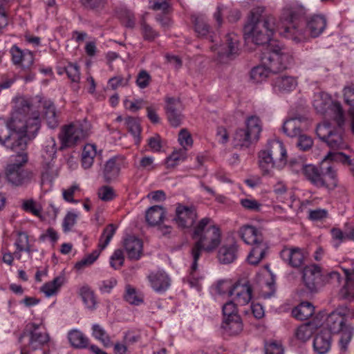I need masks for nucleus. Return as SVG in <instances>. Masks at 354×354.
Instances as JSON below:
<instances>
[{
    "mask_svg": "<svg viewBox=\"0 0 354 354\" xmlns=\"http://www.w3.org/2000/svg\"><path fill=\"white\" fill-rule=\"evenodd\" d=\"M117 230V226L113 224H109L103 230L98 243V249L92 253L85 256L82 260L75 265V269L80 270L86 267L92 265L98 258L100 252L110 243Z\"/></svg>",
    "mask_w": 354,
    "mask_h": 354,
    "instance_id": "16",
    "label": "nucleus"
},
{
    "mask_svg": "<svg viewBox=\"0 0 354 354\" xmlns=\"http://www.w3.org/2000/svg\"><path fill=\"white\" fill-rule=\"evenodd\" d=\"M64 71L68 77L73 82H79L80 80V68L77 64L70 63L64 68Z\"/></svg>",
    "mask_w": 354,
    "mask_h": 354,
    "instance_id": "54",
    "label": "nucleus"
},
{
    "mask_svg": "<svg viewBox=\"0 0 354 354\" xmlns=\"http://www.w3.org/2000/svg\"><path fill=\"white\" fill-rule=\"evenodd\" d=\"M80 295L85 306L89 309H95L97 305L96 298L93 291L87 286L80 290Z\"/></svg>",
    "mask_w": 354,
    "mask_h": 354,
    "instance_id": "45",
    "label": "nucleus"
},
{
    "mask_svg": "<svg viewBox=\"0 0 354 354\" xmlns=\"http://www.w3.org/2000/svg\"><path fill=\"white\" fill-rule=\"evenodd\" d=\"M234 301H230L223 306V319L231 318L234 315H239L237 313L236 303Z\"/></svg>",
    "mask_w": 354,
    "mask_h": 354,
    "instance_id": "60",
    "label": "nucleus"
},
{
    "mask_svg": "<svg viewBox=\"0 0 354 354\" xmlns=\"http://www.w3.org/2000/svg\"><path fill=\"white\" fill-rule=\"evenodd\" d=\"M124 248L131 260H138L142 254V241L135 236L129 235L124 239Z\"/></svg>",
    "mask_w": 354,
    "mask_h": 354,
    "instance_id": "26",
    "label": "nucleus"
},
{
    "mask_svg": "<svg viewBox=\"0 0 354 354\" xmlns=\"http://www.w3.org/2000/svg\"><path fill=\"white\" fill-rule=\"evenodd\" d=\"M280 257L290 267L298 268L304 264L306 253L298 247L285 246L280 252Z\"/></svg>",
    "mask_w": 354,
    "mask_h": 354,
    "instance_id": "19",
    "label": "nucleus"
},
{
    "mask_svg": "<svg viewBox=\"0 0 354 354\" xmlns=\"http://www.w3.org/2000/svg\"><path fill=\"white\" fill-rule=\"evenodd\" d=\"M271 73L268 68L263 65L254 67L250 71V78L254 82L259 83L264 81Z\"/></svg>",
    "mask_w": 354,
    "mask_h": 354,
    "instance_id": "48",
    "label": "nucleus"
},
{
    "mask_svg": "<svg viewBox=\"0 0 354 354\" xmlns=\"http://www.w3.org/2000/svg\"><path fill=\"white\" fill-rule=\"evenodd\" d=\"M166 215L165 209L160 205L149 207L146 212V221L151 226L159 225Z\"/></svg>",
    "mask_w": 354,
    "mask_h": 354,
    "instance_id": "33",
    "label": "nucleus"
},
{
    "mask_svg": "<svg viewBox=\"0 0 354 354\" xmlns=\"http://www.w3.org/2000/svg\"><path fill=\"white\" fill-rule=\"evenodd\" d=\"M187 158V148H181L174 151L166 160L167 168H174L179 162L184 161Z\"/></svg>",
    "mask_w": 354,
    "mask_h": 354,
    "instance_id": "46",
    "label": "nucleus"
},
{
    "mask_svg": "<svg viewBox=\"0 0 354 354\" xmlns=\"http://www.w3.org/2000/svg\"><path fill=\"white\" fill-rule=\"evenodd\" d=\"M77 218V214L74 212H69L66 214L62 223L64 232H67L72 229L76 223Z\"/></svg>",
    "mask_w": 354,
    "mask_h": 354,
    "instance_id": "58",
    "label": "nucleus"
},
{
    "mask_svg": "<svg viewBox=\"0 0 354 354\" xmlns=\"http://www.w3.org/2000/svg\"><path fill=\"white\" fill-rule=\"evenodd\" d=\"M345 124L344 115L342 116V123L337 124V127H332L328 122L317 125L316 133L320 140L326 143L333 150H342L346 149L348 145L344 138V126Z\"/></svg>",
    "mask_w": 354,
    "mask_h": 354,
    "instance_id": "11",
    "label": "nucleus"
},
{
    "mask_svg": "<svg viewBox=\"0 0 354 354\" xmlns=\"http://www.w3.org/2000/svg\"><path fill=\"white\" fill-rule=\"evenodd\" d=\"M43 116L48 127L55 129L59 124V115L54 104L50 100L43 102Z\"/></svg>",
    "mask_w": 354,
    "mask_h": 354,
    "instance_id": "29",
    "label": "nucleus"
},
{
    "mask_svg": "<svg viewBox=\"0 0 354 354\" xmlns=\"http://www.w3.org/2000/svg\"><path fill=\"white\" fill-rule=\"evenodd\" d=\"M25 337L28 339V342L24 348L26 352L41 349L47 345L50 340L49 335L45 331L42 324L34 322H29L26 325L19 337V342H22Z\"/></svg>",
    "mask_w": 354,
    "mask_h": 354,
    "instance_id": "13",
    "label": "nucleus"
},
{
    "mask_svg": "<svg viewBox=\"0 0 354 354\" xmlns=\"http://www.w3.org/2000/svg\"><path fill=\"white\" fill-rule=\"evenodd\" d=\"M297 86V79L292 76L279 75L276 77L272 82L274 91L279 93L291 92Z\"/></svg>",
    "mask_w": 354,
    "mask_h": 354,
    "instance_id": "27",
    "label": "nucleus"
},
{
    "mask_svg": "<svg viewBox=\"0 0 354 354\" xmlns=\"http://www.w3.org/2000/svg\"><path fill=\"white\" fill-rule=\"evenodd\" d=\"M15 152L17 155L10 158L5 167V177L7 182L13 187H26L33 181L35 175L32 170L25 167L28 161L27 153L25 151Z\"/></svg>",
    "mask_w": 354,
    "mask_h": 354,
    "instance_id": "7",
    "label": "nucleus"
},
{
    "mask_svg": "<svg viewBox=\"0 0 354 354\" xmlns=\"http://www.w3.org/2000/svg\"><path fill=\"white\" fill-rule=\"evenodd\" d=\"M58 176V169L53 162L48 161L43 165L41 173V184H52L54 179Z\"/></svg>",
    "mask_w": 354,
    "mask_h": 354,
    "instance_id": "37",
    "label": "nucleus"
},
{
    "mask_svg": "<svg viewBox=\"0 0 354 354\" xmlns=\"http://www.w3.org/2000/svg\"><path fill=\"white\" fill-rule=\"evenodd\" d=\"M117 280L111 277L109 279L103 280L99 283V289L102 293H109L116 286Z\"/></svg>",
    "mask_w": 354,
    "mask_h": 354,
    "instance_id": "62",
    "label": "nucleus"
},
{
    "mask_svg": "<svg viewBox=\"0 0 354 354\" xmlns=\"http://www.w3.org/2000/svg\"><path fill=\"white\" fill-rule=\"evenodd\" d=\"M241 206L247 210L260 212L262 205L257 200L252 198H242L240 200Z\"/></svg>",
    "mask_w": 354,
    "mask_h": 354,
    "instance_id": "56",
    "label": "nucleus"
},
{
    "mask_svg": "<svg viewBox=\"0 0 354 354\" xmlns=\"http://www.w3.org/2000/svg\"><path fill=\"white\" fill-rule=\"evenodd\" d=\"M124 299L129 304L136 306L143 302L142 297L137 292L136 288L130 285L126 286Z\"/></svg>",
    "mask_w": 354,
    "mask_h": 354,
    "instance_id": "47",
    "label": "nucleus"
},
{
    "mask_svg": "<svg viewBox=\"0 0 354 354\" xmlns=\"http://www.w3.org/2000/svg\"><path fill=\"white\" fill-rule=\"evenodd\" d=\"M124 165V159L122 157L114 156L109 159L103 167V176L106 182H111L116 179Z\"/></svg>",
    "mask_w": 354,
    "mask_h": 354,
    "instance_id": "24",
    "label": "nucleus"
},
{
    "mask_svg": "<svg viewBox=\"0 0 354 354\" xmlns=\"http://www.w3.org/2000/svg\"><path fill=\"white\" fill-rule=\"evenodd\" d=\"M212 51L217 50V60L221 63H226L235 59L240 53L239 37L234 32H230L225 37V42L217 47L212 46Z\"/></svg>",
    "mask_w": 354,
    "mask_h": 354,
    "instance_id": "15",
    "label": "nucleus"
},
{
    "mask_svg": "<svg viewBox=\"0 0 354 354\" xmlns=\"http://www.w3.org/2000/svg\"><path fill=\"white\" fill-rule=\"evenodd\" d=\"M222 328L230 335H236L243 330V323L239 315H234L231 318H225Z\"/></svg>",
    "mask_w": 354,
    "mask_h": 354,
    "instance_id": "32",
    "label": "nucleus"
},
{
    "mask_svg": "<svg viewBox=\"0 0 354 354\" xmlns=\"http://www.w3.org/2000/svg\"><path fill=\"white\" fill-rule=\"evenodd\" d=\"M344 99L345 103L349 106L348 115L349 117V126L354 134V86H346L344 88Z\"/></svg>",
    "mask_w": 354,
    "mask_h": 354,
    "instance_id": "31",
    "label": "nucleus"
},
{
    "mask_svg": "<svg viewBox=\"0 0 354 354\" xmlns=\"http://www.w3.org/2000/svg\"><path fill=\"white\" fill-rule=\"evenodd\" d=\"M68 339L71 346L76 348H85L89 344V339L82 332L77 329L68 332Z\"/></svg>",
    "mask_w": 354,
    "mask_h": 354,
    "instance_id": "36",
    "label": "nucleus"
},
{
    "mask_svg": "<svg viewBox=\"0 0 354 354\" xmlns=\"http://www.w3.org/2000/svg\"><path fill=\"white\" fill-rule=\"evenodd\" d=\"M89 125L79 122L64 126L59 135L62 145L71 147L85 139L88 135Z\"/></svg>",
    "mask_w": 354,
    "mask_h": 354,
    "instance_id": "14",
    "label": "nucleus"
},
{
    "mask_svg": "<svg viewBox=\"0 0 354 354\" xmlns=\"http://www.w3.org/2000/svg\"><path fill=\"white\" fill-rule=\"evenodd\" d=\"M151 80V77L149 73L145 70L139 72L136 78V84L140 88H147Z\"/></svg>",
    "mask_w": 354,
    "mask_h": 354,
    "instance_id": "59",
    "label": "nucleus"
},
{
    "mask_svg": "<svg viewBox=\"0 0 354 354\" xmlns=\"http://www.w3.org/2000/svg\"><path fill=\"white\" fill-rule=\"evenodd\" d=\"M261 61L271 73H277L286 69L291 64L292 57L279 42H272L263 53Z\"/></svg>",
    "mask_w": 354,
    "mask_h": 354,
    "instance_id": "8",
    "label": "nucleus"
},
{
    "mask_svg": "<svg viewBox=\"0 0 354 354\" xmlns=\"http://www.w3.org/2000/svg\"><path fill=\"white\" fill-rule=\"evenodd\" d=\"M246 129L257 140L262 131V123L260 118L256 115H251L245 121Z\"/></svg>",
    "mask_w": 354,
    "mask_h": 354,
    "instance_id": "41",
    "label": "nucleus"
},
{
    "mask_svg": "<svg viewBox=\"0 0 354 354\" xmlns=\"http://www.w3.org/2000/svg\"><path fill=\"white\" fill-rule=\"evenodd\" d=\"M348 313L349 308L342 306L331 312L326 319V326L330 334L341 333L339 344L342 351L347 350L354 334L353 324L348 323L350 320Z\"/></svg>",
    "mask_w": 354,
    "mask_h": 354,
    "instance_id": "5",
    "label": "nucleus"
},
{
    "mask_svg": "<svg viewBox=\"0 0 354 354\" xmlns=\"http://www.w3.org/2000/svg\"><path fill=\"white\" fill-rule=\"evenodd\" d=\"M226 17L229 22L235 23L241 18V13L237 9L230 8L223 4H218L212 17L214 21V26L220 28L223 24V19Z\"/></svg>",
    "mask_w": 354,
    "mask_h": 354,
    "instance_id": "20",
    "label": "nucleus"
},
{
    "mask_svg": "<svg viewBox=\"0 0 354 354\" xmlns=\"http://www.w3.org/2000/svg\"><path fill=\"white\" fill-rule=\"evenodd\" d=\"M327 157L331 158L335 162H341L342 165L348 167L354 176V158H351L350 156L343 152L332 151L327 154Z\"/></svg>",
    "mask_w": 354,
    "mask_h": 354,
    "instance_id": "42",
    "label": "nucleus"
},
{
    "mask_svg": "<svg viewBox=\"0 0 354 354\" xmlns=\"http://www.w3.org/2000/svg\"><path fill=\"white\" fill-rule=\"evenodd\" d=\"M145 104V101L142 99H137L134 101L125 100L124 102L125 108L132 112H136L141 109Z\"/></svg>",
    "mask_w": 354,
    "mask_h": 354,
    "instance_id": "63",
    "label": "nucleus"
},
{
    "mask_svg": "<svg viewBox=\"0 0 354 354\" xmlns=\"http://www.w3.org/2000/svg\"><path fill=\"white\" fill-rule=\"evenodd\" d=\"M253 140H255L254 138L246 129H239L234 133L233 142L235 147L248 148Z\"/></svg>",
    "mask_w": 354,
    "mask_h": 354,
    "instance_id": "35",
    "label": "nucleus"
},
{
    "mask_svg": "<svg viewBox=\"0 0 354 354\" xmlns=\"http://www.w3.org/2000/svg\"><path fill=\"white\" fill-rule=\"evenodd\" d=\"M313 333V329L309 323H308L301 324L297 328L295 331V336L301 342H306L310 338Z\"/></svg>",
    "mask_w": 354,
    "mask_h": 354,
    "instance_id": "52",
    "label": "nucleus"
},
{
    "mask_svg": "<svg viewBox=\"0 0 354 354\" xmlns=\"http://www.w3.org/2000/svg\"><path fill=\"white\" fill-rule=\"evenodd\" d=\"M64 279V277L61 276L55 277L52 281L46 283L41 288V291L48 297L54 295L62 286Z\"/></svg>",
    "mask_w": 354,
    "mask_h": 354,
    "instance_id": "44",
    "label": "nucleus"
},
{
    "mask_svg": "<svg viewBox=\"0 0 354 354\" xmlns=\"http://www.w3.org/2000/svg\"><path fill=\"white\" fill-rule=\"evenodd\" d=\"M212 220L205 217L202 218L194 227L192 238L196 241L192 248L193 258L192 270L198 268V260L203 250L212 252L216 249L221 243L220 229L211 224Z\"/></svg>",
    "mask_w": 354,
    "mask_h": 354,
    "instance_id": "4",
    "label": "nucleus"
},
{
    "mask_svg": "<svg viewBox=\"0 0 354 354\" xmlns=\"http://www.w3.org/2000/svg\"><path fill=\"white\" fill-rule=\"evenodd\" d=\"M21 207L25 212L31 213L34 216H40L41 215V205L32 198L24 200L22 203Z\"/></svg>",
    "mask_w": 354,
    "mask_h": 354,
    "instance_id": "51",
    "label": "nucleus"
},
{
    "mask_svg": "<svg viewBox=\"0 0 354 354\" xmlns=\"http://www.w3.org/2000/svg\"><path fill=\"white\" fill-rule=\"evenodd\" d=\"M165 102L166 114L169 123L173 127H178L183 118L181 114L182 104L180 100L174 97H167Z\"/></svg>",
    "mask_w": 354,
    "mask_h": 354,
    "instance_id": "21",
    "label": "nucleus"
},
{
    "mask_svg": "<svg viewBox=\"0 0 354 354\" xmlns=\"http://www.w3.org/2000/svg\"><path fill=\"white\" fill-rule=\"evenodd\" d=\"M125 124L128 131L133 135V136L140 140V134L141 128L139 122L132 117H128L125 119Z\"/></svg>",
    "mask_w": 354,
    "mask_h": 354,
    "instance_id": "53",
    "label": "nucleus"
},
{
    "mask_svg": "<svg viewBox=\"0 0 354 354\" xmlns=\"http://www.w3.org/2000/svg\"><path fill=\"white\" fill-rule=\"evenodd\" d=\"M331 346V334L327 330H322L316 335L313 341V348L317 354H326Z\"/></svg>",
    "mask_w": 354,
    "mask_h": 354,
    "instance_id": "28",
    "label": "nucleus"
},
{
    "mask_svg": "<svg viewBox=\"0 0 354 354\" xmlns=\"http://www.w3.org/2000/svg\"><path fill=\"white\" fill-rule=\"evenodd\" d=\"M297 136L298 141L297 146L299 148L300 150L305 151L309 150L312 147L313 141L311 137L306 134H302L301 133Z\"/></svg>",
    "mask_w": 354,
    "mask_h": 354,
    "instance_id": "57",
    "label": "nucleus"
},
{
    "mask_svg": "<svg viewBox=\"0 0 354 354\" xmlns=\"http://www.w3.org/2000/svg\"><path fill=\"white\" fill-rule=\"evenodd\" d=\"M313 105L317 113L330 118L336 124L342 123V116L344 115V113L340 103L333 102L327 93H315Z\"/></svg>",
    "mask_w": 354,
    "mask_h": 354,
    "instance_id": "12",
    "label": "nucleus"
},
{
    "mask_svg": "<svg viewBox=\"0 0 354 354\" xmlns=\"http://www.w3.org/2000/svg\"><path fill=\"white\" fill-rule=\"evenodd\" d=\"M124 261L123 251L120 249L115 250L110 258V265L115 270L122 266Z\"/></svg>",
    "mask_w": 354,
    "mask_h": 354,
    "instance_id": "55",
    "label": "nucleus"
},
{
    "mask_svg": "<svg viewBox=\"0 0 354 354\" xmlns=\"http://www.w3.org/2000/svg\"><path fill=\"white\" fill-rule=\"evenodd\" d=\"M96 155L97 150L95 145L87 144L84 146L82 153V165L85 169L91 167Z\"/></svg>",
    "mask_w": 354,
    "mask_h": 354,
    "instance_id": "40",
    "label": "nucleus"
},
{
    "mask_svg": "<svg viewBox=\"0 0 354 354\" xmlns=\"http://www.w3.org/2000/svg\"><path fill=\"white\" fill-rule=\"evenodd\" d=\"M239 234L246 244L253 245L248 256V262L252 265L258 264L264 257L266 250L261 232L254 226L245 225L240 227Z\"/></svg>",
    "mask_w": 354,
    "mask_h": 354,
    "instance_id": "9",
    "label": "nucleus"
},
{
    "mask_svg": "<svg viewBox=\"0 0 354 354\" xmlns=\"http://www.w3.org/2000/svg\"><path fill=\"white\" fill-rule=\"evenodd\" d=\"M92 336L99 341L104 347L108 348L113 345L110 335L100 324H94L91 327Z\"/></svg>",
    "mask_w": 354,
    "mask_h": 354,
    "instance_id": "39",
    "label": "nucleus"
},
{
    "mask_svg": "<svg viewBox=\"0 0 354 354\" xmlns=\"http://www.w3.org/2000/svg\"><path fill=\"white\" fill-rule=\"evenodd\" d=\"M308 218L313 221H319L328 216V212L325 209H310Z\"/></svg>",
    "mask_w": 354,
    "mask_h": 354,
    "instance_id": "61",
    "label": "nucleus"
},
{
    "mask_svg": "<svg viewBox=\"0 0 354 354\" xmlns=\"http://www.w3.org/2000/svg\"><path fill=\"white\" fill-rule=\"evenodd\" d=\"M237 250L236 243L223 245L218 250V260L225 264L232 263L237 257Z\"/></svg>",
    "mask_w": 354,
    "mask_h": 354,
    "instance_id": "34",
    "label": "nucleus"
},
{
    "mask_svg": "<svg viewBox=\"0 0 354 354\" xmlns=\"http://www.w3.org/2000/svg\"><path fill=\"white\" fill-rule=\"evenodd\" d=\"M314 306L310 302H301L295 307L292 314L294 317L299 320H306L310 318L314 314Z\"/></svg>",
    "mask_w": 354,
    "mask_h": 354,
    "instance_id": "38",
    "label": "nucleus"
},
{
    "mask_svg": "<svg viewBox=\"0 0 354 354\" xmlns=\"http://www.w3.org/2000/svg\"><path fill=\"white\" fill-rule=\"evenodd\" d=\"M57 153V147L55 140L53 138H50L46 140V145L44 149L42 157L46 162L50 161L55 158Z\"/></svg>",
    "mask_w": 354,
    "mask_h": 354,
    "instance_id": "49",
    "label": "nucleus"
},
{
    "mask_svg": "<svg viewBox=\"0 0 354 354\" xmlns=\"http://www.w3.org/2000/svg\"><path fill=\"white\" fill-rule=\"evenodd\" d=\"M140 31L143 39L148 41H152L159 36L158 32L149 25L144 18L140 21Z\"/></svg>",
    "mask_w": 354,
    "mask_h": 354,
    "instance_id": "50",
    "label": "nucleus"
},
{
    "mask_svg": "<svg viewBox=\"0 0 354 354\" xmlns=\"http://www.w3.org/2000/svg\"><path fill=\"white\" fill-rule=\"evenodd\" d=\"M264 11L263 7L253 8L243 28L246 38L251 39L257 45H269L270 43L277 42L271 40L275 30H278L283 36L281 32L283 31L281 17L280 22L276 25L274 17L271 15L264 14Z\"/></svg>",
    "mask_w": 354,
    "mask_h": 354,
    "instance_id": "3",
    "label": "nucleus"
},
{
    "mask_svg": "<svg viewBox=\"0 0 354 354\" xmlns=\"http://www.w3.org/2000/svg\"><path fill=\"white\" fill-rule=\"evenodd\" d=\"M344 271L346 277V281L339 290V295L343 299L351 300L354 298V281L350 277V271L346 269Z\"/></svg>",
    "mask_w": 354,
    "mask_h": 354,
    "instance_id": "43",
    "label": "nucleus"
},
{
    "mask_svg": "<svg viewBox=\"0 0 354 354\" xmlns=\"http://www.w3.org/2000/svg\"><path fill=\"white\" fill-rule=\"evenodd\" d=\"M147 278L151 287L155 292L158 293L165 292L171 285V279L164 271L151 272Z\"/></svg>",
    "mask_w": 354,
    "mask_h": 354,
    "instance_id": "25",
    "label": "nucleus"
},
{
    "mask_svg": "<svg viewBox=\"0 0 354 354\" xmlns=\"http://www.w3.org/2000/svg\"><path fill=\"white\" fill-rule=\"evenodd\" d=\"M259 158L261 169L264 174H268L270 169L286 164L287 151L281 141L274 140L270 142L268 149L260 152Z\"/></svg>",
    "mask_w": 354,
    "mask_h": 354,
    "instance_id": "10",
    "label": "nucleus"
},
{
    "mask_svg": "<svg viewBox=\"0 0 354 354\" xmlns=\"http://www.w3.org/2000/svg\"><path fill=\"white\" fill-rule=\"evenodd\" d=\"M334 161L327 156L319 167L313 165L303 167L302 173L306 180L317 187L334 189L337 185V177Z\"/></svg>",
    "mask_w": 354,
    "mask_h": 354,
    "instance_id": "6",
    "label": "nucleus"
},
{
    "mask_svg": "<svg viewBox=\"0 0 354 354\" xmlns=\"http://www.w3.org/2000/svg\"><path fill=\"white\" fill-rule=\"evenodd\" d=\"M39 128V111H32L29 99L17 97L12 100L10 119H0V145L12 151H25L28 139L35 138Z\"/></svg>",
    "mask_w": 354,
    "mask_h": 354,
    "instance_id": "1",
    "label": "nucleus"
},
{
    "mask_svg": "<svg viewBox=\"0 0 354 354\" xmlns=\"http://www.w3.org/2000/svg\"><path fill=\"white\" fill-rule=\"evenodd\" d=\"M305 12L301 8H290L283 10L281 21L283 37L295 43L303 42L310 37H317L325 30L327 21L324 15H315L305 22L301 19Z\"/></svg>",
    "mask_w": 354,
    "mask_h": 354,
    "instance_id": "2",
    "label": "nucleus"
},
{
    "mask_svg": "<svg viewBox=\"0 0 354 354\" xmlns=\"http://www.w3.org/2000/svg\"><path fill=\"white\" fill-rule=\"evenodd\" d=\"M302 281L310 292H317L324 284L322 268L315 263L305 266L302 270Z\"/></svg>",
    "mask_w": 354,
    "mask_h": 354,
    "instance_id": "17",
    "label": "nucleus"
},
{
    "mask_svg": "<svg viewBox=\"0 0 354 354\" xmlns=\"http://www.w3.org/2000/svg\"><path fill=\"white\" fill-rule=\"evenodd\" d=\"M252 288L248 283H236L229 290V295L238 305L248 304L252 299Z\"/></svg>",
    "mask_w": 354,
    "mask_h": 354,
    "instance_id": "23",
    "label": "nucleus"
},
{
    "mask_svg": "<svg viewBox=\"0 0 354 354\" xmlns=\"http://www.w3.org/2000/svg\"><path fill=\"white\" fill-rule=\"evenodd\" d=\"M14 245L16 248L14 254L17 259L21 258L22 252H26L29 258L32 259V253L37 252V249L34 248L32 241L25 232H17Z\"/></svg>",
    "mask_w": 354,
    "mask_h": 354,
    "instance_id": "22",
    "label": "nucleus"
},
{
    "mask_svg": "<svg viewBox=\"0 0 354 354\" xmlns=\"http://www.w3.org/2000/svg\"><path fill=\"white\" fill-rule=\"evenodd\" d=\"M304 121L301 118H292L286 120L283 125V131L289 137H297L303 131Z\"/></svg>",
    "mask_w": 354,
    "mask_h": 354,
    "instance_id": "30",
    "label": "nucleus"
},
{
    "mask_svg": "<svg viewBox=\"0 0 354 354\" xmlns=\"http://www.w3.org/2000/svg\"><path fill=\"white\" fill-rule=\"evenodd\" d=\"M195 31L198 37H207L209 32V26L203 21L197 19L195 22Z\"/></svg>",
    "mask_w": 354,
    "mask_h": 354,
    "instance_id": "64",
    "label": "nucleus"
},
{
    "mask_svg": "<svg viewBox=\"0 0 354 354\" xmlns=\"http://www.w3.org/2000/svg\"><path fill=\"white\" fill-rule=\"evenodd\" d=\"M197 218L195 207L177 204L174 220L179 227L189 228L193 226Z\"/></svg>",
    "mask_w": 354,
    "mask_h": 354,
    "instance_id": "18",
    "label": "nucleus"
}]
</instances>
